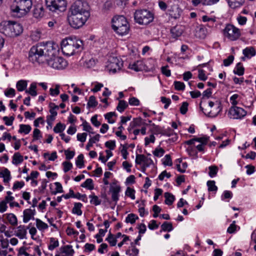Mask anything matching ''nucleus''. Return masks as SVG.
<instances>
[{"instance_id":"f257e3e1","label":"nucleus","mask_w":256,"mask_h":256,"mask_svg":"<svg viewBox=\"0 0 256 256\" xmlns=\"http://www.w3.org/2000/svg\"><path fill=\"white\" fill-rule=\"evenodd\" d=\"M55 48L50 42L38 43L33 46L28 52V60L34 64H45L49 56H52Z\"/></svg>"},{"instance_id":"f03ea898","label":"nucleus","mask_w":256,"mask_h":256,"mask_svg":"<svg viewBox=\"0 0 256 256\" xmlns=\"http://www.w3.org/2000/svg\"><path fill=\"white\" fill-rule=\"evenodd\" d=\"M82 46V41L76 38H67L63 40L61 42L62 52L68 56L73 55L76 50H81Z\"/></svg>"},{"instance_id":"7ed1b4c3","label":"nucleus","mask_w":256,"mask_h":256,"mask_svg":"<svg viewBox=\"0 0 256 256\" xmlns=\"http://www.w3.org/2000/svg\"><path fill=\"white\" fill-rule=\"evenodd\" d=\"M112 28L119 36L127 35L130 30V26L123 16H116L112 20Z\"/></svg>"},{"instance_id":"20e7f679","label":"nucleus","mask_w":256,"mask_h":256,"mask_svg":"<svg viewBox=\"0 0 256 256\" xmlns=\"http://www.w3.org/2000/svg\"><path fill=\"white\" fill-rule=\"evenodd\" d=\"M23 30L20 24L15 22L4 21L0 23V32L8 37L20 35Z\"/></svg>"},{"instance_id":"39448f33","label":"nucleus","mask_w":256,"mask_h":256,"mask_svg":"<svg viewBox=\"0 0 256 256\" xmlns=\"http://www.w3.org/2000/svg\"><path fill=\"white\" fill-rule=\"evenodd\" d=\"M32 0H15V4L11 6L13 12L18 14L20 17L26 14L32 7Z\"/></svg>"},{"instance_id":"423d86ee","label":"nucleus","mask_w":256,"mask_h":256,"mask_svg":"<svg viewBox=\"0 0 256 256\" xmlns=\"http://www.w3.org/2000/svg\"><path fill=\"white\" fill-rule=\"evenodd\" d=\"M90 16V14L68 12V20L72 28L77 29L84 24Z\"/></svg>"},{"instance_id":"0eeeda50","label":"nucleus","mask_w":256,"mask_h":256,"mask_svg":"<svg viewBox=\"0 0 256 256\" xmlns=\"http://www.w3.org/2000/svg\"><path fill=\"white\" fill-rule=\"evenodd\" d=\"M135 22L142 25H147L154 19L153 13L147 10H139L135 12L134 14Z\"/></svg>"},{"instance_id":"6e6552de","label":"nucleus","mask_w":256,"mask_h":256,"mask_svg":"<svg viewBox=\"0 0 256 256\" xmlns=\"http://www.w3.org/2000/svg\"><path fill=\"white\" fill-rule=\"evenodd\" d=\"M57 50L55 48V52L52 56L47 58L46 64L50 67L56 70H63L68 66L67 61L62 57L56 56Z\"/></svg>"},{"instance_id":"1a4fd4ad","label":"nucleus","mask_w":256,"mask_h":256,"mask_svg":"<svg viewBox=\"0 0 256 256\" xmlns=\"http://www.w3.org/2000/svg\"><path fill=\"white\" fill-rule=\"evenodd\" d=\"M68 12L90 14L89 6L88 2L84 0H76L70 6Z\"/></svg>"},{"instance_id":"9d476101","label":"nucleus","mask_w":256,"mask_h":256,"mask_svg":"<svg viewBox=\"0 0 256 256\" xmlns=\"http://www.w3.org/2000/svg\"><path fill=\"white\" fill-rule=\"evenodd\" d=\"M48 9L52 12L64 11L66 7L65 0H46Z\"/></svg>"},{"instance_id":"9b49d317","label":"nucleus","mask_w":256,"mask_h":256,"mask_svg":"<svg viewBox=\"0 0 256 256\" xmlns=\"http://www.w3.org/2000/svg\"><path fill=\"white\" fill-rule=\"evenodd\" d=\"M224 35L229 40L234 41L239 38L240 32V30L234 25L228 24L224 30Z\"/></svg>"},{"instance_id":"f8f14e48","label":"nucleus","mask_w":256,"mask_h":256,"mask_svg":"<svg viewBox=\"0 0 256 256\" xmlns=\"http://www.w3.org/2000/svg\"><path fill=\"white\" fill-rule=\"evenodd\" d=\"M247 112L238 106H231L228 112V116L232 119H242L246 115Z\"/></svg>"},{"instance_id":"ddd939ff","label":"nucleus","mask_w":256,"mask_h":256,"mask_svg":"<svg viewBox=\"0 0 256 256\" xmlns=\"http://www.w3.org/2000/svg\"><path fill=\"white\" fill-rule=\"evenodd\" d=\"M122 62L116 57H112L109 60L108 68L110 72L115 73L122 66Z\"/></svg>"},{"instance_id":"4468645a","label":"nucleus","mask_w":256,"mask_h":256,"mask_svg":"<svg viewBox=\"0 0 256 256\" xmlns=\"http://www.w3.org/2000/svg\"><path fill=\"white\" fill-rule=\"evenodd\" d=\"M118 182L114 180L112 182L110 188V192L112 194V200L116 204L119 200L120 192H121V187L117 184Z\"/></svg>"},{"instance_id":"2eb2a0df","label":"nucleus","mask_w":256,"mask_h":256,"mask_svg":"<svg viewBox=\"0 0 256 256\" xmlns=\"http://www.w3.org/2000/svg\"><path fill=\"white\" fill-rule=\"evenodd\" d=\"M200 108L202 111L206 116L211 118H214L218 114L222 111V107L221 106L220 102H218L216 104V107H214L212 108L206 109V111H204V108L201 106V103L200 104Z\"/></svg>"},{"instance_id":"dca6fc26","label":"nucleus","mask_w":256,"mask_h":256,"mask_svg":"<svg viewBox=\"0 0 256 256\" xmlns=\"http://www.w3.org/2000/svg\"><path fill=\"white\" fill-rule=\"evenodd\" d=\"M36 214V211L34 208H26L23 212V222L27 223L30 220H35L34 216Z\"/></svg>"},{"instance_id":"f3484780","label":"nucleus","mask_w":256,"mask_h":256,"mask_svg":"<svg viewBox=\"0 0 256 256\" xmlns=\"http://www.w3.org/2000/svg\"><path fill=\"white\" fill-rule=\"evenodd\" d=\"M28 228H29V226L26 228L24 225H20L16 228V230L14 231V235L20 239H26Z\"/></svg>"},{"instance_id":"a211bd4d","label":"nucleus","mask_w":256,"mask_h":256,"mask_svg":"<svg viewBox=\"0 0 256 256\" xmlns=\"http://www.w3.org/2000/svg\"><path fill=\"white\" fill-rule=\"evenodd\" d=\"M168 14L172 18L176 19L180 16V9L178 5L174 4L170 6L168 10Z\"/></svg>"},{"instance_id":"6ab92c4d","label":"nucleus","mask_w":256,"mask_h":256,"mask_svg":"<svg viewBox=\"0 0 256 256\" xmlns=\"http://www.w3.org/2000/svg\"><path fill=\"white\" fill-rule=\"evenodd\" d=\"M59 250L62 254L61 256H74V251L72 245L68 244L62 246Z\"/></svg>"},{"instance_id":"aec40b11","label":"nucleus","mask_w":256,"mask_h":256,"mask_svg":"<svg viewBox=\"0 0 256 256\" xmlns=\"http://www.w3.org/2000/svg\"><path fill=\"white\" fill-rule=\"evenodd\" d=\"M143 125H147L146 122L140 117L134 118L130 124L128 130L130 132L132 128L136 126H140Z\"/></svg>"},{"instance_id":"412c9836","label":"nucleus","mask_w":256,"mask_h":256,"mask_svg":"<svg viewBox=\"0 0 256 256\" xmlns=\"http://www.w3.org/2000/svg\"><path fill=\"white\" fill-rule=\"evenodd\" d=\"M245 0H228L230 7L232 9H236L241 7L244 4Z\"/></svg>"},{"instance_id":"4be33fe9","label":"nucleus","mask_w":256,"mask_h":256,"mask_svg":"<svg viewBox=\"0 0 256 256\" xmlns=\"http://www.w3.org/2000/svg\"><path fill=\"white\" fill-rule=\"evenodd\" d=\"M183 32V30L180 26H176L170 30L172 36L174 38H177L180 36Z\"/></svg>"},{"instance_id":"5701e85b","label":"nucleus","mask_w":256,"mask_h":256,"mask_svg":"<svg viewBox=\"0 0 256 256\" xmlns=\"http://www.w3.org/2000/svg\"><path fill=\"white\" fill-rule=\"evenodd\" d=\"M0 177L4 178L3 182L4 183H8L11 179L10 171L6 168H5L4 170H0Z\"/></svg>"},{"instance_id":"b1692460","label":"nucleus","mask_w":256,"mask_h":256,"mask_svg":"<svg viewBox=\"0 0 256 256\" xmlns=\"http://www.w3.org/2000/svg\"><path fill=\"white\" fill-rule=\"evenodd\" d=\"M242 53L245 56L250 58L256 54V51L252 46L247 47L242 50Z\"/></svg>"},{"instance_id":"393cba45","label":"nucleus","mask_w":256,"mask_h":256,"mask_svg":"<svg viewBox=\"0 0 256 256\" xmlns=\"http://www.w3.org/2000/svg\"><path fill=\"white\" fill-rule=\"evenodd\" d=\"M128 68L136 72L142 70L143 68L142 63L141 61H136L129 64Z\"/></svg>"},{"instance_id":"a878e982","label":"nucleus","mask_w":256,"mask_h":256,"mask_svg":"<svg viewBox=\"0 0 256 256\" xmlns=\"http://www.w3.org/2000/svg\"><path fill=\"white\" fill-rule=\"evenodd\" d=\"M34 16L38 18L42 17L44 15V11L42 6H38L36 7L33 11Z\"/></svg>"},{"instance_id":"bb28decb","label":"nucleus","mask_w":256,"mask_h":256,"mask_svg":"<svg viewBox=\"0 0 256 256\" xmlns=\"http://www.w3.org/2000/svg\"><path fill=\"white\" fill-rule=\"evenodd\" d=\"M36 225L37 228L40 231H43L48 228V225L39 218H36Z\"/></svg>"},{"instance_id":"cd10ccee","label":"nucleus","mask_w":256,"mask_h":256,"mask_svg":"<svg viewBox=\"0 0 256 256\" xmlns=\"http://www.w3.org/2000/svg\"><path fill=\"white\" fill-rule=\"evenodd\" d=\"M23 162V156L19 152L15 153L12 156V163L18 165Z\"/></svg>"},{"instance_id":"c85d7f7f","label":"nucleus","mask_w":256,"mask_h":256,"mask_svg":"<svg viewBox=\"0 0 256 256\" xmlns=\"http://www.w3.org/2000/svg\"><path fill=\"white\" fill-rule=\"evenodd\" d=\"M244 68L240 62H238L234 70V73L238 76H242L244 74Z\"/></svg>"},{"instance_id":"c756f323","label":"nucleus","mask_w":256,"mask_h":256,"mask_svg":"<svg viewBox=\"0 0 256 256\" xmlns=\"http://www.w3.org/2000/svg\"><path fill=\"white\" fill-rule=\"evenodd\" d=\"M6 218L11 225L16 226L18 224V220L14 214L12 213L6 214Z\"/></svg>"},{"instance_id":"7c9ffc66","label":"nucleus","mask_w":256,"mask_h":256,"mask_svg":"<svg viewBox=\"0 0 256 256\" xmlns=\"http://www.w3.org/2000/svg\"><path fill=\"white\" fill-rule=\"evenodd\" d=\"M80 186L89 190H92L94 188L93 180L91 178L86 179L84 182L81 184Z\"/></svg>"},{"instance_id":"2f4dec72","label":"nucleus","mask_w":256,"mask_h":256,"mask_svg":"<svg viewBox=\"0 0 256 256\" xmlns=\"http://www.w3.org/2000/svg\"><path fill=\"white\" fill-rule=\"evenodd\" d=\"M36 82H32L30 84V86L28 90H26L25 92L30 94L32 96H35L37 95V92L36 91Z\"/></svg>"},{"instance_id":"473e14b6","label":"nucleus","mask_w":256,"mask_h":256,"mask_svg":"<svg viewBox=\"0 0 256 256\" xmlns=\"http://www.w3.org/2000/svg\"><path fill=\"white\" fill-rule=\"evenodd\" d=\"M82 206V204L80 202H76L72 210V213L76 214L78 216H81L82 214V211L81 210Z\"/></svg>"},{"instance_id":"72a5a7b5","label":"nucleus","mask_w":256,"mask_h":256,"mask_svg":"<svg viewBox=\"0 0 256 256\" xmlns=\"http://www.w3.org/2000/svg\"><path fill=\"white\" fill-rule=\"evenodd\" d=\"M164 197L165 204L169 206L172 204L175 199L174 196L168 192L164 193Z\"/></svg>"},{"instance_id":"f704fd0d","label":"nucleus","mask_w":256,"mask_h":256,"mask_svg":"<svg viewBox=\"0 0 256 256\" xmlns=\"http://www.w3.org/2000/svg\"><path fill=\"white\" fill-rule=\"evenodd\" d=\"M27 86V82L24 80H18L16 84V88L18 91L22 92L26 88Z\"/></svg>"},{"instance_id":"c9c22d12","label":"nucleus","mask_w":256,"mask_h":256,"mask_svg":"<svg viewBox=\"0 0 256 256\" xmlns=\"http://www.w3.org/2000/svg\"><path fill=\"white\" fill-rule=\"evenodd\" d=\"M59 246V242L58 240L54 238H50V244L48 245V248L50 250H54L55 248L58 247Z\"/></svg>"},{"instance_id":"e433bc0d","label":"nucleus","mask_w":256,"mask_h":256,"mask_svg":"<svg viewBox=\"0 0 256 256\" xmlns=\"http://www.w3.org/2000/svg\"><path fill=\"white\" fill-rule=\"evenodd\" d=\"M89 198H90V203L94 204L96 206L100 204L102 200L98 198V197L94 194L89 196Z\"/></svg>"},{"instance_id":"4c0bfd02","label":"nucleus","mask_w":256,"mask_h":256,"mask_svg":"<svg viewBox=\"0 0 256 256\" xmlns=\"http://www.w3.org/2000/svg\"><path fill=\"white\" fill-rule=\"evenodd\" d=\"M207 138H194L188 140L186 141L185 144L188 145H192L194 144L195 142H198L206 144L207 142Z\"/></svg>"},{"instance_id":"58836bf2","label":"nucleus","mask_w":256,"mask_h":256,"mask_svg":"<svg viewBox=\"0 0 256 256\" xmlns=\"http://www.w3.org/2000/svg\"><path fill=\"white\" fill-rule=\"evenodd\" d=\"M240 229V227L236 224V221H233L227 229V232L234 234Z\"/></svg>"},{"instance_id":"ea45409f","label":"nucleus","mask_w":256,"mask_h":256,"mask_svg":"<svg viewBox=\"0 0 256 256\" xmlns=\"http://www.w3.org/2000/svg\"><path fill=\"white\" fill-rule=\"evenodd\" d=\"M131 244L132 248L126 251V254L129 256H138V250L133 246V242Z\"/></svg>"},{"instance_id":"a19ab883","label":"nucleus","mask_w":256,"mask_h":256,"mask_svg":"<svg viewBox=\"0 0 256 256\" xmlns=\"http://www.w3.org/2000/svg\"><path fill=\"white\" fill-rule=\"evenodd\" d=\"M128 106V104L124 100H119V102L116 107V110L120 112H122Z\"/></svg>"},{"instance_id":"79ce46f5","label":"nucleus","mask_w":256,"mask_h":256,"mask_svg":"<svg viewBox=\"0 0 256 256\" xmlns=\"http://www.w3.org/2000/svg\"><path fill=\"white\" fill-rule=\"evenodd\" d=\"M206 184L209 192H216L218 190V188L217 186H216L214 180H208L206 182Z\"/></svg>"},{"instance_id":"37998d69","label":"nucleus","mask_w":256,"mask_h":256,"mask_svg":"<svg viewBox=\"0 0 256 256\" xmlns=\"http://www.w3.org/2000/svg\"><path fill=\"white\" fill-rule=\"evenodd\" d=\"M138 218V217L136 214H128L126 217L125 222L126 223H130L131 224H133Z\"/></svg>"},{"instance_id":"c03bdc74","label":"nucleus","mask_w":256,"mask_h":256,"mask_svg":"<svg viewBox=\"0 0 256 256\" xmlns=\"http://www.w3.org/2000/svg\"><path fill=\"white\" fill-rule=\"evenodd\" d=\"M30 130L31 127L30 125L21 124L20 126L18 132L24 133V134H28Z\"/></svg>"},{"instance_id":"a18cd8bd","label":"nucleus","mask_w":256,"mask_h":256,"mask_svg":"<svg viewBox=\"0 0 256 256\" xmlns=\"http://www.w3.org/2000/svg\"><path fill=\"white\" fill-rule=\"evenodd\" d=\"M162 230L171 232L173 230L172 224L168 222H164L161 226Z\"/></svg>"},{"instance_id":"49530a36","label":"nucleus","mask_w":256,"mask_h":256,"mask_svg":"<svg viewBox=\"0 0 256 256\" xmlns=\"http://www.w3.org/2000/svg\"><path fill=\"white\" fill-rule=\"evenodd\" d=\"M106 240L108 241L112 246H115L116 244L117 240L116 238L110 232Z\"/></svg>"},{"instance_id":"de8ad7c7","label":"nucleus","mask_w":256,"mask_h":256,"mask_svg":"<svg viewBox=\"0 0 256 256\" xmlns=\"http://www.w3.org/2000/svg\"><path fill=\"white\" fill-rule=\"evenodd\" d=\"M209 172L208 175L210 178H214L216 176L218 172V168L216 166H209Z\"/></svg>"},{"instance_id":"09e8293b","label":"nucleus","mask_w":256,"mask_h":256,"mask_svg":"<svg viewBox=\"0 0 256 256\" xmlns=\"http://www.w3.org/2000/svg\"><path fill=\"white\" fill-rule=\"evenodd\" d=\"M84 155L82 154H80L76 160V166L80 168H82L84 166Z\"/></svg>"},{"instance_id":"8fccbe9b","label":"nucleus","mask_w":256,"mask_h":256,"mask_svg":"<svg viewBox=\"0 0 256 256\" xmlns=\"http://www.w3.org/2000/svg\"><path fill=\"white\" fill-rule=\"evenodd\" d=\"M125 194L130 198L132 200H134L135 197V190L130 187H128L125 192Z\"/></svg>"},{"instance_id":"3c124183","label":"nucleus","mask_w":256,"mask_h":256,"mask_svg":"<svg viewBox=\"0 0 256 256\" xmlns=\"http://www.w3.org/2000/svg\"><path fill=\"white\" fill-rule=\"evenodd\" d=\"M66 126L60 122L58 123L54 128V131L56 133H60L64 130Z\"/></svg>"},{"instance_id":"603ef678","label":"nucleus","mask_w":256,"mask_h":256,"mask_svg":"<svg viewBox=\"0 0 256 256\" xmlns=\"http://www.w3.org/2000/svg\"><path fill=\"white\" fill-rule=\"evenodd\" d=\"M120 147H122V148L120 150V152L122 154V158L124 160H126L128 158V146H127V144H120Z\"/></svg>"},{"instance_id":"864d4df0","label":"nucleus","mask_w":256,"mask_h":256,"mask_svg":"<svg viewBox=\"0 0 256 256\" xmlns=\"http://www.w3.org/2000/svg\"><path fill=\"white\" fill-rule=\"evenodd\" d=\"M174 88L177 90H184L185 89V84L184 82L180 81H175L174 82Z\"/></svg>"},{"instance_id":"5fc2aeb1","label":"nucleus","mask_w":256,"mask_h":256,"mask_svg":"<svg viewBox=\"0 0 256 256\" xmlns=\"http://www.w3.org/2000/svg\"><path fill=\"white\" fill-rule=\"evenodd\" d=\"M97 104L98 102L96 100V98L93 96H90L89 98V100L87 104L88 107H95Z\"/></svg>"},{"instance_id":"6e6d98bb","label":"nucleus","mask_w":256,"mask_h":256,"mask_svg":"<svg viewBox=\"0 0 256 256\" xmlns=\"http://www.w3.org/2000/svg\"><path fill=\"white\" fill-rule=\"evenodd\" d=\"M162 164L164 166H172V162L170 155L166 154L164 156L162 159Z\"/></svg>"},{"instance_id":"4d7b16f0","label":"nucleus","mask_w":256,"mask_h":256,"mask_svg":"<svg viewBox=\"0 0 256 256\" xmlns=\"http://www.w3.org/2000/svg\"><path fill=\"white\" fill-rule=\"evenodd\" d=\"M114 116H116L114 112H110L104 115V118L108 120V123L114 124L115 122V120L112 119V117Z\"/></svg>"},{"instance_id":"13d9d810","label":"nucleus","mask_w":256,"mask_h":256,"mask_svg":"<svg viewBox=\"0 0 256 256\" xmlns=\"http://www.w3.org/2000/svg\"><path fill=\"white\" fill-rule=\"evenodd\" d=\"M50 106V115H52V116H56L57 115L56 110H58L59 106L55 105L53 103H51Z\"/></svg>"},{"instance_id":"bf43d9fd","label":"nucleus","mask_w":256,"mask_h":256,"mask_svg":"<svg viewBox=\"0 0 256 256\" xmlns=\"http://www.w3.org/2000/svg\"><path fill=\"white\" fill-rule=\"evenodd\" d=\"M145 158L146 156L144 154H136L135 160L136 164H144Z\"/></svg>"},{"instance_id":"052dcab7","label":"nucleus","mask_w":256,"mask_h":256,"mask_svg":"<svg viewBox=\"0 0 256 256\" xmlns=\"http://www.w3.org/2000/svg\"><path fill=\"white\" fill-rule=\"evenodd\" d=\"M188 104L186 102H183L181 106L180 107V110L182 114H185L188 110Z\"/></svg>"},{"instance_id":"680f3d73","label":"nucleus","mask_w":256,"mask_h":256,"mask_svg":"<svg viewBox=\"0 0 256 256\" xmlns=\"http://www.w3.org/2000/svg\"><path fill=\"white\" fill-rule=\"evenodd\" d=\"M154 125L153 132L155 134H161L163 135V134H166V133L163 132L164 128H161L159 126Z\"/></svg>"},{"instance_id":"e2e57ef3","label":"nucleus","mask_w":256,"mask_h":256,"mask_svg":"<svg viewBox=\"0 0 256 256\" xmlns=\"http://www.w3.org/2000/svg\"><path fill=\"white\" fill-rule=\"evenodd\" d=\"M95 249V246L92 244L86 243L84 246V252H90Z\"/></svg>"},{"instance_id":"0e129e2a","label":"nucleus","mask_w":256,"mask_h":256,"mask_svg":"<svg viewBox=\"0 0 256 256\" xmlns=\"http://www.w3.org/2000/svg\"><path fill=\"white\" fill-rule=\"evenodd\" d=\"M108 244L105 243L102 244L98 250V252L100 254H103L108 252Z\"/></svg>"},{"instance_id":"69168bd1","label":"nucleus","mask_w":256,"mask_h":256,"mask_svg":"<svg viewBox=\"0 0 256 256\" xmlns=\"http://www.w3.org/2000/svg\"><path fill=\"white\" fill-rule=\"evenodd\" d=\"M232 197V193L230 190H224L222 195V200H224L226 199H230Z\"/></svg>"},{"instance_id":"338daca9","label":"nucleus","mask_w":256,"mask_h":256,"mask_svg":"<svg viewBox=\"0 0 256 256\" xmlns=\"http://www.w3.org/2000/svg\"><path fill=\"white\" fill-rule=\"evenodd\" d=\"M198 78L200 80L205 81L207 80L208 76L206 75L205 71L203 70H198Z\"/></svg>"},{"instance_id":"774afa93","label":"nucleus","mask_w":256,"mask_h":256,"mask_svg":"<svg viewBox=\"0 0 256 256\" xmlns=\"http://www.w3.org/2000/svg\"><path fill=\"white\" fill-rule=\"evenodd\" d=\"M4 94L7 97H13L16 94V92L14 88H9L4 92Z\"/></svg>"}]
</instances>
